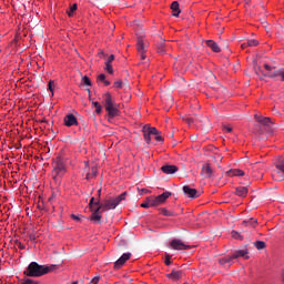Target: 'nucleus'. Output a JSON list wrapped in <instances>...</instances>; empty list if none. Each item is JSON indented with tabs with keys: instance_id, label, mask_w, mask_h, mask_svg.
<instances>
[{
	"instance_id": "1",
	"label": "nucleus",
	"mask_w": 284,
	"mask_h": 284,
	"mask_svg": "<svg viewBox=\"0 0 284 284\" xmlns=\"http://www.w3.org/2000/svg\"><path fill=\"white\" fill-rule=\"evenodd\" d=\"M57 265L45 266L41 265L37 262H31L28 267L24 270V276H29L31 278H39L41 276H45V274H50L52 270H54Z\"/></svg>"
},
{
	"instance_id": "2",
	"label": "nucleus",
	"mask_w": 284,
	"mask_h": 284,
	"mask_svg": "<svg viewBox=\"0 0 284 284\" xmlns=\"http://www.w3.org/2000/svg\"><path fill=\"white\" fill-rule=\"evenodd\" d=\"M52 172L51 176L53 180L59 181V179H63L65 173L68 172V165L65 164V159L62 156H57L52 162Z\"/></svg>"
},
{
	"instance_id": "3",
	"label": "nucleus",
	"mask_w": 284,
	"mask_h": 284,
	"mask_svg": "<svg viewBox=\"0 0 284 284\" xmlns=\"http://www.w3.org/2000/svg\"><path fill=\"white\" fill-rule=\"evenodd\" d=\"M103 105L110 116V119H114V116H119V106L112 100V95L110 93H105L103 95Z\"/></svg>"
},
{
	"instance_id": "4",
	"label": "nucleus",
	"mask_w": 284,
	"mask_h": 284,
	"mask_svg": "<svg viewBox=\"0 0 284 284\" xmlns=\"http://www.w3.org/2000/svg\"><path fill=\"white\" fill-rule=\"evenodd\" d=\"M126 192L120 194L119 196L111 199V200H105L102 205V210L105 212V210H115L116 205H119V203L121 201H125V196H126Z\"/></svg>"
},
{
	"instance_id": "5",
	"label": "nucleus",
	"mask_w": 284,
	"mask_h": 284,
	"mask_svg": "<svg viewBox=\"0 0 284 284\" xmlns=\"http://www.w3.org/2000/svg\"><path fill=\"white\" fill-rule=\"evenodd\" d=\"M170 248L176 250V251H183V250H192V246L185 244L183 241H181L179 239H173L170 242Z\"/></svg>"
},
{
	"instance_id": "6",
	"label": "nucleus",
	"mask_w": 284,
	"mask_h": 284,
	"mask_svg": "<svg viewBox=\"0 0 284 284\" xmlns=\"http://www.w3.org/2000/svg\"><path fill=\"white\" fill-rule=\"evenodd\" d=\"M84 170L87 172V175H85L87 181H90V179L97 178L98 169H97L95 164H92L90 166V163L85 162V169Z\"/></svg>"
},
{
	"instance_id": "7",
	"label": "nucleus",
	"mask_w": 284,
	"mask_h": 284,
	"mask_svg": "<svg viewBox=\"0 0 284 284\" xmlns=\"http://www.w3.org/2000/svg\"><path fill=\"white\" fill-rule=\"evenodd\" d=\"M136 50L141 57V61H145V59H146L145 42L143 41V38H141V37L138 38Z\"/></svg>"
},
{
	"instance_id": "8",
	"label": "nucleus",
	"mask_w": 284,
	"mask_h": 284,
	"mask_svg": "<svg viewBox=\"0 0 284 284\" xmlns=\"http://www.w3.org/2000/svg\"><path fill=\"white\" fill-rule=\"evenodd\" d=\"M275 168H276V172L273 173V179L275 181H283L284 176H281V179H278V174H284V160H278L276 163H275Z\"/></svg>"
},
{
	"instance_id": "9",
	"label": "nucleus",
	"mask_w": 284,
	"mask_h": 284,
	"mask_svg": "<svg viewBox=\"0 0 284 284\" xmlns=\"http://www.w3.org/2000/svg\"><path fill=\"white\" fill-rule=\"evenodd\" d=\"M103 205H99L95 210L92 211L90 220L94 221V223H101V214H103Z\"/></svg>"
},
{
	"instance_id": "10",
	"label": "nucleus",
	"mask_w": 284,
	"mask_h": 284,
	"mask_svg": "<svg viewBox=\"0 0 284 284\" xmlns=\"http://www.w3.org/2000/svg\"><path fill=\"white\" fill-rule=\"evenodd\" d=\"M132 256V253H124L115 263H114V268L115 270H121L123 265H125L126 261H130V257Z\"/></svg>"
},
{
	"instance_id": "11",
	"label": "nucleus",
	"mask_w": 284,
	"mask_h": 284,
	"mask_svg": "<svg viewBox=\"0 0 284 284\" xmlns=\"http://www.w3.org/2000/svg\"><path fill=\"white\" fill-rule=\"evenodd\" d=\"M183 193L189 199H199V191L196 189H192L189 185L183 186Z\"/></svg>"
},
{
	"instance_id": "12",
	"label": "nucleus",
	"mask_w": 284,
	"mask_h": 284,
	"mask_svg": "<svg viewBox=\"0 0 284 284\" xmlns=\"http://www.w3.org/2000/svg\"><path fill=\"white\" fill-rule=\"evenodd\" d=\"M264 77H268V79H278L280 77V81H284V70L278 69L270 73H264Z\"/></svg>"
},
{
	"instance_id": "13",
	"label": "nucleus",
	"mask_w": 284,
	"mask_h": 284,
	"mask_svg": "<svg viewBox=\"0 0 284 284\" xmlns=\"http://www.w3.org/2000/svg\"><path fill=\"white\" fill-rule=\"evenodd\" d=\"M64 125H67V128H72V125H79V121L74 114L70 113L64 116Z\"/></svg>"
},
{
	"instance_id": "14",
	"label": "nucleus",
	"mask_w": 284,
	"mask_h": 284,
	"mask_svg": "<svg viewBox=\"0 0 284 284\" xmlns=\"http://www.w3.org/2000/svg\"><path fill=\"white\" fill-rule=\"evenodd\" d=\"M161 172H163L164 174H176V172H179V166L174 164H164L161 168Z\"/></svg>"
},
{
	"instance_id": "15",
	"label": "nucleus",
	"mask_w": 284,
	"mask_h": 284,
	"mask_svg": "<svg viewBox=\"0 0 284 284\" xmlns=\"http://www.w3.org/2000/svg\"><path fill=\"white\" fill-rule=\"evenodd\" d=\"M214 171H212V166H210L209 163L202 165L201 176L204 179H212V174Z\"/></svg>"
},
{
	"instance_id": "16",
	"label": "nucleus",
	"mask_w": 284,
	"mask_h": 284,
	"mask_svg": "<svg viewBox=\"0 0 284 284\" xmlns=\"http://www.w3.org/2000/svg\"><path fill=\"white\" fill-rule=\"evenodd\" d=\"M255 121L260 123L263 128H272V120L270 118H263L261 115H255Z\"/></svg>"
},
{
	"instance_id": "17",
	"label": "nucleus",
	"mask_w": 284,
	"mask_h": 284,
	"mask_svg": "<svg viewBox=\"0 0 284 284\" xmlns=\"http://www.w3.org/2000/svg\"><path fill=\"white\" fill-rule=\"evenodd\" d=\"M220 265H226V267H231L232 263H234V257L233 255H227L225 257H221L219 260Z\"/></svg>"
},
{
	"instance_id": "18",
	"label": "nucleus",
	"mask_w": 284,
	"mask_h": 284,
	"mask_svg": "<svg viewBox=\"0 0 284 284\" xmlns=\"http://www.w3.org/2000/svg\"><path fill=\"white\" fill-rule=\"evenodd\" d=\"M247 192H250L247 186H237L235 189L236 196H241L242 199H245V196H247Z\"/></svg>"
},
{
	"instance_id": "19",
	"label": "nucleus",
	"mask_w": 284,
	"mask_h": 284,
	"mask_svg": "<svg viewBox=\"0 0 284 284\" xmlns=\"http://www.w3.org/2000/svg\"><path fill=\"white\" fill-rule=\"evenodd\" d=\"M247 254H248L247 248H245V250L235 251L232 256H233V260L241 258V257L250 258V256H247Z\"/></svg>"
},
{
	"instance_id": "20",
	"label": "nucleus",
	"mask_w": 284,
	"mask_h": 284,
	"mask_svg": "<svg viewBox=\"0 0 284 284\" xmlns=\"http://www.w3.org/2000/svg\"><path fill=\"white\" fill-rule=\"evenodd\" d=\"M206 45L213 52H221V47H219V43H216L214 40H206Z\"/></svg>"
},
{
	"instance_id": "21",
	"label": "nucleus",
	"mask_w": 284,
	"mask_h": 284,
	"mask_svg": "<svg viewBox=\"0 0 284 284\" xmlns=\"http://www.w3.org/2000/svg\"><path fill=\"white\" fill-rule=\"evenodd\" d=\"M168 278H171V281H179L181 276H183L182 271H172L171 273L166 274Z\"/></svg>"
},
{
	"instance_id": "22",
	"label": "nucleus",
	"mask_w": 284,
	"mask_h": 284,
	"mask_svg": "<svg viewBox=\"0 0 284 284\" xmlns=\"http://www.w3.org/2000/svg\"><path fill=\"white\" fill-rule=\"evenodd\" d=\"M171 10L173 12L172 17H179L181 14V8L179 7V1H173L171 3Z\"/></svg>"
},
{
	"instance_id": "23",
	"label": "nucleus",
	"mask_w": 284,
	"mask_h": 284,
	"mask_svg": "<svg viewBox=\"0 0 284 284\" xmlns=\"http://www.w3.org/2000/svg\"><path fill=\"white\" fill-rule=\"evenodd\" d=\"M170 196H172V193L168 192V191L158 195L156 196L158 203L161 205L164 201H168V199H170Z\"/></svg>"
},
{
	"instance_id": "24",
	"label": "nucleus",
	"mask_w": 284,
	"mask_h": 284,
	"mask_svg": "<svg viewBox=\"0 0 284 284\" xmlns=\"http://www.w3.org/2000/svg\"><path fill=\"white\" fill-rule=\"evenodd\" d=\"M230 176H245V171L240 169H233L227 172Z\"/></svg>"
},
{
	"instance_id": "25",
	"label": "nucleus",
	"mask_w": 284,
	"mask_h": 284,
	"mask_svg": "<svg viewBox=\"0 0 284 284\" xmlns=\"http://www.w3.org/2000/svg\"><path fill=\"white\" fill-rule=\"evenodd\" d=\"M257 220L256 219H254V217H251V219H248V220H244L243 221V225H245L246 227L248 226V227H256V225H257Z\"/></svg>"
},
{
	"instance_id": "26",
	"label": "nucleus",
	"mask_w": 284,
	"mask_h": 284,
	"mask_svg": "<svg viewBox=\"0 0 284 284\" xmlns=\"http://www.w3.org/2000/svg\"><path fill=\"white\" fill-rule=\"evenodd\" d=\"M143 128H144V130H145L146 132H149V134H151L152 136H156V134H161V132H159V130H156V128H152V126H150V125H148V124H145Z\"/></svg>"
},
{
	"instance_id": "27",
	"label": "nucleus",
	"mask_w": 284,
	"mask_h": 284,
	"mask_svg": "<svg viewBox=\"0 0 284 284\" xmlns=\"http://www.w3.org/2000/svg\"><path fill=\"white\" fill-rule=\"evenodd\" d=\"M142 132H143V138L145 143L148 144L152 143V134L149 131H146L144 128H142Z\"/></svg>"
},
{
	"instance_id": "28",
	"label": "nucleus",
	"mask_w": 284,
	"mask_h": 284,
	"mask_svg": "<svg viewBox=\"0 0 284 284\" xmlns=\"http://www.w3.org/2000/svg\"><path fill=\"white\" fill-rule=\"evenodd\" d=\"M98 83H103L105 87L110 85V81L105 80V74L101 73L97 78Z\"/></svg>"
},
{
	"instance_id": "29",
	"label": "nucleus",
	"mask_w": 284,
	"mask_h": 284,
	"mask_svg": "<svg viewBox=\"0 0 284 284\" xmlns=\"http://www.w3.org/2000/svg\"><path fill=\"white\" fill-rule=\"evenodd\" d=\"M148 200L150 207H156L158 205H160L158 197H148Z\"/></svg>"
},
{
	"instance_id": "30",
	"label": "nucleus",
	"mask_w": 284,
	"mask_h": 284,
	"mask_svg": "<svg viewBox=\"0 0 284 284\" xmlns=\"http://www.w3.org/2000/svg\"><path fill=\"white\" fill-rule=\"evenodd\" d=\"M267 245L265 244L264 241H256L254 242V247H256V250H265Z\"/></svg>"
},
{
	"instance_id": "31",
	"label": "nucleus",
	"mask_w": 284,
	"mask_h": 284,
	"mask_svg": "<svg viewBox=\"0 0 284 284\" xmlns=\"http://www.w3.org/2000/svg\"><path fill=\"white\" fill-rule=\"evenodd\" d=\"M160 213H161L163 216H175L174 212L169 211V210L165 209V207L160 209Z\"/></svg>"
},
{
	"instance_id": "32",
	"label": "nucleus",
	"mask_w": 284,
	"mask_h": 284,
	"mask_svg": "<svg viewBox=\"0 0 284 284\" xmlns=\"http://www.w3.org/2000/svg\"><path fill=\"white\" fill-rule=\"evenodd\" d=\"M92 105L95 108V113L101 114L103 112V106L99 102H92Z\"/></svg>"
},
{
	"instance_id": "33",
	"label": "nucleus",
	"mask_w": 284,
	"mask_h": 284,
	"mask_svg": "<svg viewBox=\"0 0 284 284\" xmlns=\"http://www.w3.org/2000/svg\"><path fill=\"white\" fill-rule=\"evenodd\" d=\"M81 83H82V85H89V87L92 85V81L90 80V78L88 75L82 77Z\"/></svg>"
},
{
	"instance_id": "34",
	"label": "nucleus",
	"mask_w": 284,
	"mask_h": 284,
	"mask_svg": "<svg viewBox=\"0 0 284 284\" xmlns=\"http://www.w3.org/2000/svg\"><path fill=\"white\" fill-rule=\"evenodd\" d=\"M94 205H101V204L99 203V201L94 202V197H91V200L89 202V207H90L91 212H94V210H97V209H94Z\"/></svg>"
},
{
	"instance_id": "35",
	"label": "nucleus",
	"mask_w": 284,
	"mask_h": 284,
	"mask_svg": "<svg viewBox=\"0 0 284 284\" xmlns=\"http://www.w3.org/2000/svg\"><path fill=\"white\" fill-rule=\"evenodd\" d=\"M104 70H106V72H109V74H114V69L112 68V63H110V62H105Z\"/></svg>"
},
{
	"instance_id": "36",
	"label": "nucleus",
	"mask_w": 284,
	"mask_h": 284,
	"mask_svg": "<svg viewBox=\"0 0 284 284\" xmlns=\"http://www.w3.org/2000/svg\"><path fill=\"white\" fill-rule=\"evenodd\" d=\"M158 52H159L160 54L165 53V43H164V42H161V43L158 45Z\"/></svg>"
},
{
	"instance_id": "37",
	"label": "nucleus",
	"mask_w": 284,
	"mask_h": 284,
	"mask_svg": "<svg viewBox=\"0 0 284 284\" xmlns=\"http://www.w3.org/2000/svg\"><path fill=\"white\" fill-rule=\"evenodd\" d=\"M246 44L250 48H254V47L258 45V42H257V40H247Z\"/></svg>"
},
{
	"instance_id": "38",
	"label": "nucleus",
	"mask_w": 284,
	"mask_h": 284,
	"mask_svg": "<svg viewBox=\"0 0 284 284\" xmlns=\"http://www.w3.org/2000/svg\"><path fill=\"white\" fill-rule=\"evenodd\" d=\"M74 12H77V3H74L70 10L68 11V16L72 17V14H74Z\"/></svg>"
},
{
	"instance_id": "39",
	"label": "nucleus",
	"mask_w": 284,
	"mask_h": 284,
	"mask_svg": "<svg viewBox=\"0 0 284 284\" xmlns=\"http://www.w3.org/2000/svg\"><path fill=\"white\" fill-rule=\"evenodd\" d=\"M48 88L52 94H54V80H50Z\"/></svg>"
},
{
	"instance_id": "40",
	"label": "nucleus",
	"mask_w": 284,
	"mask_h": 284,
	"mask_svg": "<svg viewBox=\"0 0 284 284\" xmlns=\"http://www.w3.org/2000/svg\"><path fill=\"white\" fill-rule=\"evenodd\" d=\"M171 258H172V255L165 254V260H164L165 265H172Z\"/></svg>"
},
{
	"instance_id": "41",
	"label": "nucleus",
	"mask_w": 284,
	"mask_h": 284,
	"mask_svg": "<svg viewBox=\"0 0 284 284\" xmlns=\"http://www.w3.org/2000/svg\"><path fill=\"white\" fill-rule=\"evenodd\" d=\"M113 88H119V89L123 88V81L119 80L114 82Z\"/></svg>"
},
{
	"instance_id": "42",
	"label": "nucleus",
	"mask_w": 284,
	"mask_h": 284,
	"mask_svg": "<svg viewBox=\"0 0 284 284\" xmlns=\"http://www.w3.org/2000/svg\"><path fill=\"white\" fill-rule=\"evenodd\" d=\"M154 139H155V141H158V143H163V141H164L163 136H161L160 133L154 135Z\"/></svg>"
},
{
	"instance_id": "43",
	"label": "nucleus",
	"mask_w": 284,
	"mask_h": 284,
	"mask_svg": "<svg viewBox=\"0 0 284 284\" xmlns=\"http://www.w3.org/2000/svg\"><path fill=\"white\" fill-rule=\"evenodd\" d=\"M185 123H187L189 125H192V123H194V118H184Z\"/></svg>"
},
{
	"instance_id": "44",
	"label": "nucleus",
	"mask_w": 284,
	"mask_h": 284,
	"mask_svg": "<svg viewBox=\"0 0 284 284\" xmlns=\"http://www.w3.org/2000/svg\"><path fill=\"white\" fill-rule=\"evenodd\" d=\"M232 236L233 239H241V233L236 232V231H232Z\"/></svg>"
},
{
	"instance_id": "45",
	"label": "nucleus",
	"mask_w": 284,
	"mask_h": 284,
	"mask_svg": "<svg viewBox=\"0 0 284 284\" xmlns=\"http://www.w3.org/2000/svg\"><path fill=\"white\" fill-rule=\"evenodd\" d=\"M99 281H101V276H95L91 280V283L99 284Z\"/></svg>"
},
{
	"instance_id": "46",
	"label": "nucleus",
	"mask_w": 284,
	"mask_h": 284,
	"mask_svg": "<svg viewBox=\"0 0 284 284\" xmlns=\"http://www.w3.org/2000/svg\"><path fill=\"white\" fill-rule=\"evenodd\" d=\"M22 284H37V282L31 278H27L24 282H22Z\"/></svg>"
},
{
	"instance_id": "47",
	"label": "nucleus",
	"mask_w": 284,
	"mask_h": 284,
	"mask_svg": "<svg viewBox=\"0 0 284 284\" xmlns=\"http://www.w3.org/2000/svg\"><path fill=\"white\" fill-rule=\"evenodd\" d=\"M265 70H267V72H272V70L274 69V67L270 65V64H264Z\"/></svg>"
},
{
	"instance_id": "48",
	"label": "nucleus",
	"mask_w": 284,
	"mask_h": 284,
	"mask_svg": "<svg viewBox=\"0 0 284 284\" xmlns=\"http://www.w3.org/2000/svg\"><path fill=\"white\" fill-rule=\"evenodd\" d=\"M141 207H145V209L150 207V204H149V200H148V199H146L145 202H143V203L141 204Z\"/></svg>"
},
{
	"instance_id": "49",
	"label": "nucleus",
	"mask_w": 284,
	"mask_h": 284,
	"mask_svg": "<svg viewBox=\"0 0 284 284\" xmlns=\"http://www.w3.org/2000/svg\"><path fill=\"white\" fill-rule=\"evenodd\" d=\"M112 61H114V54H111L108 60L106 63H112Z\"/></svg>"
},
{
	"instance_id": "50",
	"label": "nucleus",
	"mask_w": 284,
	"mask_h": 284,
	"mask_svg": "<svg viewBox=\"0 0 284 284\" xmlns=\"http://www.w3.org/2000/svg\"><path fill=\"white\" fill-rule=\"evenodd\" d=\"M71 219H73V221H81V217L79 215L72 214Z\"/></svg>"
},
{
	"instance_id": "51",
	"label": "nucleus",
	"mask_w": 284,
	"mask_h": 284,
	"mask_svg": "<svg viewBox=\"0 0 284 284\" xmlns=\"http://www.w3.org/2000/svg\"><path fill=\"white\" fill-rule=\"evenodd\" d=\"M223 130H225L226 132H232V126L224 125Z\"/></svg>"
},
{
	"instance_id": "52",
	"label": "nucleus",
	"mask_w": 284,
	"mask_h": 284,
	"mask_svg": "<svg viewBox=\"0 0 284 284\" xmlns=\"http://www.w3.org/2000/svg\"><path fill=\"white\" fill-rule=\"evenodd\" d=\"M29 239L30 241H37V236L34 234H30Z\"/></svg>"
},
{
	"instance_id": "53",
	"label": "nucleus",
	"mask_w": 284,
	"mask_h": 284,
	"mask_svg": "<svg viewBox=\"0 0 284 284\" xmlns=\"http://www.w3.org/2000/svg\"><path fill=\"white\" fill-rule=\"evenodd\" d=\"M281 278H282V283L284 284V270L282 271Z\"/></svg>"
},
{
	"instance_id": "54",
	"label": "nucleus",
	"mask_w": 284,
	"mask_h": 284,
	"mask_svg": "<svg viewBox=\"0 0 284 284\" xmlns=\"http://www.w3.org/2000/svg\"><path fill=\"white\" fill-rule=\"evenodd\" d=\"M247 42L242 44V48H247Z\"/></svg>"
},
{
	"instance_id": "55",
	"label": "nucleus",
	"mask_w": 284,
	"mask_h": 284,
	"mask_svg": "<svg viewBox=\"0 0 284 284\" xmlns=\"http://www.w3.org/2000/svg\"><path fill=\"white\" fill-rule=\"evenodd\" d=\"M24 247H26V246H21V245H20V250H23Z\"/></svg>"
},
{
	"instance_id": "56",
	"label": "nucleus",
	"mask_w": 284,
	"mask_h": 284,
	"mask_svg": "<svg viewBox=\"0 0 284 284\" xmlns=\"http://www.w3.org/2000/svg\"><path fill=\"white\" fill-rule=\"evenodd\" d=\"M87 91L89 92V94H90V89H87Z\"/></svg>"
},
{
	"instance_id": "57",
	"label": "nucleus",
	"mask_w": 284,
	"mask_h": 284,
	"mask_svg": "<svg viewBox=\"0 0 284 284\" xmlns=\"http://www.w3.org/2000/svg\"><path fill=\"white\" fill-rule=\"evenodd\" d=\"M260 134H263V131H260Z\"/></svg>"
}]
</instances>
